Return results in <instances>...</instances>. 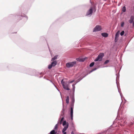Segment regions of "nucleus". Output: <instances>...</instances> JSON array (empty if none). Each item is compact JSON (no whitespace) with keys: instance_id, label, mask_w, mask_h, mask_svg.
I'll return each mask as SVG.
<instances>
[{"instance_id":"obj_2","label":"nucleus","mask_w":134,"mask_h":134,"mask_svg":"<svg viewBox=\"0 0 134 134\" xmlns=\"http://www.w3.org/2000/svg\"><path fill=\"white\" fill-rule=\"evenodd\" d=\"M104 56V54L103 53H100L98 56L97 58L94 60V61H101L102 60L103 57Z\"/></svg>"},{"instance_id":"obj_23","label":"nucleus","mask_w":134,"mask_h":134,"mask_svg":"<svg viewBox=\"0 0 134 134\" xmlns=\"http://www.w3.org/2000/svg\"><path fill=\"white\" fill-rule=\"evenodd\" d=\"M109 62V60H106L104 64H105L108 63Z\"/></svg>"},{"instance_id":"obj_28","label":"nucleus","mask_w":134,"mask_h":134,"mask_svg":"<svg viewBox=\"0 0 134 134\" xmlns=\"http://www.w3.org/2000/svg\"><path fill=\"white\" fill-rule=\"evenodd\" d=\"M132 23H133V26H134V21L132 22Z\"/></svg>"},{"instance_id":"obj_1","label":"nucleus","mask_w":134,"mask_h":134,"mask_svg":"<svg viewBox=\"0 0 134 134\" xmlns=\"http://www.w3.org/2000/svg\"><path fill=\"white\" fill-rule=\"evenodd\" d=\"M93 8L94 10H95V11L96 10V7L95 6H93V7H91L87 12L86 15L88 16H90L92 15L93 12Z\"/></svg>"},{"instance_id":"obj_3","label":"nucleus","mask_w":134,"mask_h":134,"mask_svg":"<svg viewBox=\"0 0 134 134\" xmlns=\"http://www.w3.org/2000/svg\"><path fill=\"white\" fill-rule=\"evenodd\" d=\"M64 117H62L60 120H59L60 124L61 125L62 123H63V125L64 126H69V124L68 122H66L65 120H64Z\"/></svg>"},{"instance_id":"obj_11","label":"nucleus","mask_w":134,"mask_h":134,"mask_svg":"<svg viewBox=\"0 0 134 134\" xmlns=\"http://www.w3.org/2000/svg\"><path fill=\"white\" fill-rule=\"evenodd\" d=\"M101 34L103 36L105 37H107L108 35L107 33H102Z\"/></svg>"},{"instance_id":"obj_6","label":"nucleus","mask_w":134,"mask_h":134,"mask_svg":"<svg viewBox=\"0 0 134 134\" xmlns=\"http://www.w3.org/2000/svg\"><path fill=\"white\" fill-rule=\"evenodd\" d=\"M61 83L63 86V88L66 90H69L70 88H69L68 85L65 83L63 81V79L61 81Z\"/></svg>"},{"instance_id":"obj_5","label":"nucleus","mask_w":134,"mask_h":134,"mask_svg":"<svg viewBox=\"0 0 134 134\" xmlns=\"http://www.w3.org/2000/svg\"><path fill=\"white\" fill-rule=\"evenodd\" d=\"M76 63V62H69L66 64V66L67 67L69 68L73 66Z\"/></svg>"},{"instance_id":"obj_27","label":"nucleus","mask_w":134,"mask_h":134,"mask_svg":"<svg viewBox=\"0 0 134 134\" xmlns=\"http://www.w3.org/2000/svg\"><path fill=\"white\" fill-rule=\"evenodd\" d=\"M74 80H73V81H71L70 82V83H72V82H74Z\"/></svg>"},{"instance_id":"obj_10","label":"nucleus","mask_w":134,"mask_h":134,"mask_svg":"<svg viewBox=\"0 0 134 134\" xmlns=\"http://www.w3.org/2000/svg\"><path fill=\"white\" fill-rule=\"evenodd\" d=\"M76 60L77 61L79 62H83L85 60V58H77Z\"/></svg>"},{"instance_id":"obj_22","label":"nucleus","mask_w":134,"mask_h":134,"mask_svg":"<svg viewBox=\"0 0 134 134\" xmlns=\"http://www.w3.org/2000/svg\"><path fill=\"white\" fill-rule=\"evenodd\" d=\"M74 105V103L71 102V107H73V108Z\"/></svg>"},{"instance_id":"obj_21","label":"nucleus","mask_w":134,"mask_h":134,"mask_svg":"<svg viewBox=\"0 0 134 134\" xmlns=\"http://www.w3.org/2000/svg\"><path fill=\"white\" fill-rule=\"evenodd\" d=\"M52 65H51V64H50V65H48V68L49 69H51V68H52Z\"/></svg>"},{"instance_id":"obj_9","label":"nucleus","mask_w":134,"mask_h":134,"mask_svg":"<svg viewBox=\"0 0 134 134\" xmlns=\"http://www.w3.org/2000/svg\"><path fill=\"white\" fill-rule=\"evenodd\" d=\"M120 31H118L117 32L115 36V42H116V39L117 38H118L119 35L120 34Z\"/></svg>"},{"instance_id":"obj_19","label":"nucleus","mask_w":134,"mask_h":134,"mask_svg":"<svg viewBox=\"0 0 134 134\" xmlns=\"http://www.w3.org/2000/svg\"><path fill=\"white\" fill-rule=\"evenodd\" d=\"M74 102H75V99H74V97H73L72 98V101H71V102L74 103Z\"/></svg>"},{"instance_id":"obj_20","label":"nucleus","mask_w":134,"mask_h":134,"mask_svg":"<svg viewBox=\"0 0 134 134\" xmlns=\"http://www.w3.org/2000/svg\"><path fill=\"white\" fill-rule=\"evenodd\" d=\"M124 33V31H122L120 33V35L121 36H123Z\"/></svg>"},{"instance_id":"obj_25","label":"nucleus","mask_w":134,"mask_h":134,"mask_svg":"<svg viewBox=\"0 0 134 134\" xmlns=\"http://www.w3.org/2000/svg\"><path fill=\"white\" fill-rule=\"evenodd\" d=\"M124 22H122L121 23V27H123L124 25Z\"/></svg>"},{"instance_id":"obj_30","label":"nucleus","mask_w":134,"mask_h":134,"mask_svg":"<svg viewBox=\"0 0 134 134\" xmlns=\"http://www.w3.org/2000/svg\"><path fill=\"white\" fill-rule=\"evenodd\" d=\"M71 134H74L73 131L71 132Z\"/></svg>"},{"instance_id":"obj_13","label":"nucleus","mask_w":134,"mask_h":134,"mask_svg":"<svg viewBox=\"0 0 134 134\" xmlns=\"http://www.w3.org/2000/svg\"><path fill=\"white\" fill-rule=\"evenodd\" d=\"M68 126H65L64 127L62 130V132H64L68 128Z\"/></svg>"},{"instance_id":"obj_31","label":"nucleus","mask_w":134,"mask_h":134,"mask_svg":"<svg viewBox=\"0 0 134 134\" xmlns=\"http://www.w3.org/2000/svg\"><path fill=\"white\" fill-rule=\"evenodd\" d=\"M62 112H63V114H64V112L63 111H62Z\"/></svg>"},{"instance_id":"obj_15","label":"nucleus","mask_w":134,"mask_h":134,"mask_svg":"<svg viewBox=\"0 0 134 134\" xmlns=\"http://www.w3.org/2000/svg\"><path fill=\"white\" fill-rule=\"evenodd\" d=\"M58 56L57 55H55V56L53 58H52L51 61H54V60L57 59V58Z\"/></svg>"},{"instance_id":"obj_4","label":"nucleus","mask_w":134,"mask_h":134,"mask_svg":"<svg viewBox=\"0 0 134 134\" xmlns=\"http://www.w3.org/2000/svg\"><path fill=\"white\" fill-rule=\"evenodd\" d=\"M73 107H71L70 111V116L71 118L70 124L72 125H74V124L72 120L73 119Z\"/></svg>"},{"instance_id":"obj_29","label":"nucleus","mask_w":134,"mask_h":134,"mask_svg":"<svg viewBox=\"0 0 134 134\" xmlns=\"http://www.w3.org/2000/svg\"><path fill=\"white\" fill-rule=\"evenodd\" d=\"M63 134H66V132H63Z\"/></svg>"},{"instance_id":"obj_24","label":"nucleus","mask_w":134,"mask_h":134,"mask_svg":"<svg viewBox=\"0 0 134 134\" xmlns=\"http://www.w3.org/2000/svg\"><path fill=\"white\" fill-rule=\"evenodd\" d=\"M72 87H73V91H74L75 89V85L73 84L72 85Z\"/></svg>"},{"instance_id":"obj_14","label":"nucleus","mask_w":134,"mask_h":134,"mask_svg":"<svg viewBox=\"0 0 134 134\" xmlns=\"http://www.w3.org/2000/svg\"><path fill=\"white\" fill-rule=\"evenodd\" d=\"M66 103L67 104H68L69 102V97L68 96L67 97L66 99Z\"/></svg>"},{"instance_id":"obj_8","label":"nucleus","mask_w":134,"mask_h":134,"mask_svg":"<svg viewBox=\"0 0 134 134\" xmlns=\"http://www.w3.org/2000/svg\"><path fill=\"white\" fill-rule=\"evenodd\" d=\"M134 19V16H132L131 17L130 19V20H129V23H131L133 22L134 21L133 20Z\"/></svg>"},{"instance_id":"obj_26","label":"nucleus","mask_w":134,"mask_h":134,"mask_svg":"<svg viewBox=\"0 0 134 134\" xmlns=\"http://www.w3.org/2000/svg\"><path fill=\"white\" fill-rule=\"evenodd\" d=\"M96 68H95L94 69H93L91 71V72H92L93 71L96 70Z\"/></svg>"},{"instance_id":"obj_12","label":"nucleus","mask_w":134,"mask_h":134,"mask_svg":"<svg viewBox=\"0 0 134 134\" xmlns=\"http://www.w3.org/2000/svg\"><path fill=\"white\" fill-rule=\"evenodd\" d=\"M57 63V61H54L53 62H52L51 64L52 66H54L56 65Z\"/></svg>"},{"instance_id":"obj_17","label":"nucleus","mask_w":134,"mask_h":134,"mask_svg":"<svg viewBox=\"0 0 134 134\" xmlns=\"http://www.w3.org/2000/svg\"><path fill=\"white\" fill-rule=\"evenodd\" d=\"M50 134H56V133L54 130H53L50 133Z\"/></svg>"},{"instance_id":"obj_16","label":"nucleus","mask_w":134,"mask_h":134,"mask_svg":"<svg viewBox=\"0 0 134 134\" xmlns=\"http://www.w3.org/2000/svg\"><path fill=\"white\" fill-rule=\"evenodd\" d=\"M126 10V8L125 6H124L123 7L122 11L123 12H125Z\"/></svg>"},{"instance_id":"obj_7","label":"nucleus","mask_w":134,"mask_h":134,"mask_svg":"<svg viewBox=\"0 0 134 134\" xmlns=\"http://www.w3.org/2000/svg\"><path fill=\"white\" fill-rule=\"evenodd\" d=\"M102 29L101 27L99 25H97L94 29L93 32H96L100 31Z\"/></svg>"},{"instance_id":"obj_18","label":"nucleus","mask_w":134,"mask_h":134,"mask_svg":"<svg viewBox=\"0 0 134 134\" xmlns=\"http://www.w3.org/2000/svg\"><path fill=\"white\" fill-rule=\"evenodd\" d=\"M94 63L92 62L90 64V67H92L94 65Z\"/></svg>"},{"instance_id":"obj_32","label":"nucleus","mask_w":134,"mask_h":134,"mask_svg":"<svg viewBox=\"0 0 134 134\" xmlns=\"http://www.w3.org/2000/svg\"><path fill=\"white\" fill-rule=\"evenodd\" d=\"M56 126H57V124H56V125H55Z\"/></svg>"}]
</instances>
